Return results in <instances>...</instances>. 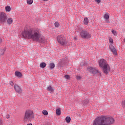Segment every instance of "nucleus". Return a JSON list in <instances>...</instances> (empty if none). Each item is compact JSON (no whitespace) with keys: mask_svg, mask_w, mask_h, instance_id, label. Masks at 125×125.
Listing matches in <instances>:
<instances>
[{"mask_svg":"<svg viewBox=\"0 0 125 125\" xmlns=\"http://www.w3.org/2000/svg\"><path fill=\"white\" fill-rule=\"evenodd\" d=\"M21 36L24 39L32 40L34 42H38L41 43H45L46 42V39L44 38V37L41 36V33H40L39 29L35 30L33 29L24 30L22 32Z\"/></svg>","mask_w":125,"mask_h":125,"instance_id":"nucleus-1","label":"nucleus"},{"mask_svg":"<svg viewBox=\"0 0 125 125\" xmlns=\"http://www.w3.org/2000/svg\"><path fill=\"white\" fill-rule=\"evenodd\" d=\"M114 123L115 119L112 117L100 116L94 120L93 125H113Z\"/></svg>","mask_w":125,"mask_h":125,"instance_id":"nucleus-2","label":"nucleus"},{"mask_svg":"<svg viewBox=\"0 0 125 125\" xmlns=\"http://www.w3.org/2000/svg\"><path fill=\"white\" fill-rule=\"evenodd\" d=\"M35 118V113H34V110L30 109H26L24 112L23 115L24 121L27 122L28 121L31 122L32 120H34Z\"/></svg>","mask_w":125,"mask_h":125,"instance_id":"nucleus-3","label":"nucleus"},{"mask_svg":"<svg viewBox=\"0 0 125 125\" xmlns=\"http://www.w3.org/2000/svg\"><path fill=\"white\" fill-rule=\"evenodd\" d=\"M57 40L58 42L61 45L65 46L67 44V40L64 36L63 35H59L57 37Z\"/></svg>","mask_w":125,"mask_h":125,"instance_id":"nucleus-4","label":"nucleus"},{"mask_svg":"<svg viewBox=\"0 0 125 125\" xmlns=\"http://www.w3.org/2000/svg\"><path fill=\"white\" fill-rule=\"evenodd\" d=\"M80 36L82 39H86L88 40L91 38V34L88 32L86 30H82L80 32Z\"/></svg>","mask_w":125,"mask_h":125,"instance_id":"nucleus-5","label":"nucleus"},{"mask_svg":"<svg viewBox=\"0 0 125 125\" xmlns=\"http://www.w3.org/2000/svg\"><path fill=\"white\" fill-rule=\"evenodd\" d=\"M87 71H88V72H89V73H91V74H93V75H96V74H98V73H99V76H101V73L96 68L89 67H87Z\"/></svg>","mask_w":125,"mask_h":125,"instance_id":"nucleus-6","label":"nucleus"},{"mask_svg":"<svg viewBox=\"0 0 125 125\" xmlns=\"http://www.w3.org/2000/svg\"><path fill=\"white\" fill-rule=\"evenodd\" d=\"M7 19V16H6V14L3 12L0 13V24H1V23H4Z\"/></svg>","mask_w":125,"mask_h":125,"instance_id":"nucleus-7","label":"nucleus"},{"mask_svg":"<svg viewBox=\"0 0 125 125\" xmlns=\"http://www.w3.org/2000/svg\"><path fill=\"white\" fill-rule=\"evenodd\" d=\"M102 68L104 74H105V75H108L110 72V71H111V67H110V65H109V64H105V65L103 66Z\"/></svg>","mask_w":125,"mask_h":125,"instance_id":"nucleus-8","label":"nucleus"},{"mask_svg":"<svg viewBox=\"0 0 125 125\" xmlns=\"http://www.w3.org/2000/svg\"><path fill=\"white\" fill-rule=\"evenodd\" d=\"M99 64L100 67L102 68L103 67H104V66H106V65L108 64V62H107V61H106V60L102 59L99 61Z\"/></svg>","mask_w":125,"mask_h":125,"instance_id":"nucleus-9","label":"nucleus"},{"mask_svg":"<svg viewBox=\"0 0 125 125\" xmlns=\"http://www.w3.org/2000/svg\"><path fill=\"white\" fill-rule=\"evenodd\" d=\"M14 88L16 92L19 94H22V88H21V86H19V85L17 84H15L14 85Z\"/></svg>","mask_w":125,"mask_h":125,"instance_id":"nucleus-10","label":"nucleus"},{"mask_svg":"<svg viewBox=\"0 0 125 125\" xmlns=\"http://www.w3.org/2000/svg\"><path fill=\"white\" fill-rule=\"evenodd\" d=\"M109 47L114 55H117V50H116V48H115V47H114L112 44L109 45Z\"/></svg>","mask_w":125,"mask_h":125,"instance_id":"nucleus-11","label":"nucleus"},{"mask_svg":"<svg viewBox=\"0 0 125 125\" xmlns=\"http://www.w3.org/2000/svg\"><path fill=\"white\" fill-rule=\"evenodd\" d=\"M104 18L105 20L106 23H110V21H109V18H110V16H109L108 13L105 14Z\"/></svg>","mask_w":125,"mask_h":125,"instance_id":"nucleus-12","label":"nucleus"},{"mask_svg":"<svg viewBox=\"0 0 125 125\" xmlns=\"http://www.w3.org/2000/svg\"><path fill=\"white\" fill-rule=\"evenodd\" d=\"M67 62H68V61L66 60L65 59L62 60L60 62V66H61V67H63V66H64L65 64L67 63Z\"/></svg>","mask_w":125,"mask_h":125,"instance_id":"nucleus-13","label":"nucleus"},{"mask_svg":"<svg viewBox=\"0 0 125 125\" xmlns=\"http://www.w3.org/2000/svg\"><path fill=\"white\" fill-rule=\"evenodd\" d=\"M15 75L18 78H20V77H22V73H21V72H20L19 71H16L15 72Z\"/></svg>","mask_w":125,"mask_h":125,"instance_id":"nucleus-14","label":"nucleus"},{"mask_svg":"<svg viewBox=\"0 0 125 125\" xmlns=\"http://www.w3.org/2000/svg\"><path fill=\"white\" fill-rule=\"evenodd\" d=\"M88 103H89V100H84L82 102V104L83 106H85V105H87Z\"/></svg>","mask_w":125,"mask_h":125,"instance_id":"nucleus-15","label":"nucleus"},{"mask_svg":"<svg viewBox=\"0 0 125 125\" xmlns=\"http://www.w3.org/2000/svg\"><path fill=\"white\" fill-rule=\"evenodd\" d=\"M7 22V24H8L9 25L12 24V23H13V19H12V18H9V19H8Z\"/></svg>","mask_w":125,"mask_h":125,"instance_id":"nucleus-16","label":"nucleus"},{"mask_svg":"<svg viewBox=\"0 0 125 125\" xmlns=\"http://www.w3.org/2000/svg\"><path fill=\"white\" fill-rule=\"evenodd\" d=\"M47 90L48 91H50V92H53L54 91V89H53V87L51 86H49L47 88Z\"/></svg>","mask_w":125,"mask_h":125,"instance_id":"nucleus-17","label":"nucleus"},{"mask_svg":"<svg viewBox=\"0 0 125 125\" xmlns=\"http://www.w3.org/2000/svg\"><path fill=\"white\" fill-rule=\"evenodd\" d=\"M56 114L58 116H60L61 115V109L60 108H58L56 110Z\"/></svg>","mask_w":125,"mask_h":125,"instance_id":"nucleus-18","label":"nucleus"},{"mask_svg":"<svg viewBox=\"0 0 125 125\" xmlns=\"http://www.w3.org/2000/svg\"><path fill=\"white\" fill-rule=\"evenodd\" d=\"M88 19L87 18H85L84 19V21H83V23L84 24V25H87V24H88Z\"/></svg>","mask_w":125,"mask_h":125,"instance_id":"nucleus-19","label":"nucleus"},{"mask_svg":"<svg viewBox=\"0 0 125 125\" xmlns=\"http://www.w3.org/2000/svg\"><path fill=\"white\" fill-rule=\"evenodd\" d=\"M41 68H45L46 67V63L45 62H42L40 63Z\"/></svg>","mask_w":125,"mask_h":125,"instance_id":"nucleus-20","label":"nucleus"},{"mask_svg":"<svg viewBox=\"0 0 125 125\" xmlns=\"http://www.w3.org/2000/svg\"><path fill=\"white\" fill-rule=\"evenodd\" d=\"M55 67V64H54V63H50L49 64V68L50 69H51V70H52V69H54V67Z\"/></svg>","mask_w":125,"mask_h":125,"instance_id":"nucleus-21","label":"nucleus"},{"mask_svg":"<svg viewBox=\"0 0 125 125\" xmlns=\"http://www.w3.org/2000/svg\"><path fill=\"white\" fill-rule=\"evenodd\" d=\"M65 121L67 123H70V122H71V117H70L69 116L66 117V118H65Z\"/></svg>","mask_w":125,"mask_h":125,"instance_id":"nucleus-22","label":"nucleus"},{"mask_svg":"<svg viewBox=\"0 0 125 125\" xmlns=\"http://www.w3.org/2000/svg\"><path fill=\"white\" fill-rule=\"evenodd\" d=\"M5 10L9 12L11 10V8H10V6H6L5 7Z\"/></svg>","mask_w":125,"mask_h":125,"instance_id":"nucleus-23","label":"nucleus"},{"mask_svg":"<svg viewBox=\"0 0 125 125\" xmlns=\"http://www.w3.org/2000/svg\"><path fill=\"white\" fill-rule=\"evenodd\" d=\"M42 114L43 115H44V116H47L48 115V112L47 111L44 110L42 111Z\"/></svg>","mask_w":125,"mask_h":125,"instance_id":"nucleus-24","label":"nucleus"},{"mask_svg":"<svg viewBox=\"0 0 125 125\" xmlns=\"http://www.w3.org/2000/svg\"><path fill=\"white\" fill-rule=\"evenodd\" d=\"M28 4H32L33 3V0H27Z\"/></svg>","mask_w":125,"mask_h":125,"instance_id":"nucleus-25","label":"nucleus"},{"mask_svg":"<svg viewBox=\"0 0 125 125\" xmlns=\"http://www.w3.org/2000/svg\"><path fill=\"white\" fill-rule=\"evenodd\" d=\"M111 32H112V34H113V35H114V36H117V32H116V30H112Z\"/></svg>","mask_w":125,"mask_h":125,"instance_id":"nucleus-26","label":"nucleus"},{"mask_svg":"<svg viewBox=\"0 0 125 125\" xmlns=\"http://www.w3.org/2000/svg\"><path fill=\"white\" fill-rule=\"evenodd\" d=\"M64 78L65 79H66V80H69V79H70V76L68 75H66L64 76Z\"/></svg>","mask_w":125,"mask_h":125,"instance_id":"nucleus-27","label":"nucleus"},{"mask_svg":"<svg viewBox=\"0 0 125 125\" xmlns=\"http://www.w3.org/2000/svg\"><path fill=\"white\" fill-rule=\"evenodd\" d=\"M76 79L80 81V80H82V77L79 76H76Z\"/></svg>","mask_w":125,"mask_h":125,"instance_id":"nucleus-28","label":"nucleus"},{"mask_svg":"<svg viewBox=\"0 0 125 125\" xmlns=\"http://www.w3.org/2000/svg\"><path fill=\"white\" fill-rule=\"evenodd\" d=\"M55 27H59V23H58V22H55Z\"/></svg>","mask_w":125,"mask_h":125,"instance_id":"nucleus-29","label":"nucleus"},{"mask_svg":"<svg viewBox=\"0 0 125 125\" xmlns=\"http://www.w3.org/2000/svg\"><path fill=\"white\" fill-rule=\"evenodd\" d=\"M95 1L97 3H100L101 2V0H95Z\"/></svg>","mask_w":125,"mask_h":125,"instance_id":"nucleus-30","label":"nucleus"},{"mask_svg":"<svg viewBox=\"0 0 125 125\" xmlns=\"http://www.w3.org/2000/svg\"><path fill=\"white\" fill-rule=\"evenodd\" d=\"M122 106L125 107V100L122 101Z\"/></svg>","mask_w":125,"mask_h":125,"instance_id":"nucleus-31","label":"nucleus"},{"mask_svg":"<svg viewBox=\"0 0 125 125\" xmlns=\"http://www.w3.org/2000/svg\"><path fill=\"white\" fill-rule=\"evenodd\" d=\"M113 39H112L111 38H109V42H110L111 43H113Z\"/></svg>","mask_w":125,"mask_h":125,"instance_id":"nucleus-32","label":"nucleus"},{"mask_svg":"<svg viewBox=\"0 0 125 125\" xmlns=\"http://www.w3.org/2000/svg\"><path fill=\"white\" fill-rule=\"evenodd\" d=\"M84 65H85L84 62H82L80 64V66H84Z\"/></svg>","mask_w":125,"mask_h":125,"instance_id":"nucleus-33","label":"nucleus"},{"mask_svg":"<svg viewBox=\"0 0 125 125\" xmlns=\"http://www.w3.org/2000/svg\"><path fill=\"white\" fill-rule=\"evenodd\" d=\"M10 84L11 85L13 86V84H14V83H13V82L11 81V82H10Z\"/></svg>","mask_w":125,"mask_h":125,"instance_id":"nucleus-34","label":"nucleus"},{"mask_svg":"<svg viewBox=\"0 0 125 125\" xmlns=\"http://www.w3.org/2000/svg\"><path fill=\"white\" fill-rule=\"evenodd\" d=\"M0 125H2V121L0 119Z\"/></svg>","mask_w":125,"mask_h":125,"instance_id":"nucleus-35","label":"nucleus"},{"mask_svg":"<svg viewBox=\"0 0 125 125\" xmlns=\"http://www.w3.org/2000/svg\"><path fill=\"white\" fill-rule=\"evenodd\" d=\"M2 42V39L0 38V43H1Z\"/></svg>","mask_w":125,"mask_h":125,"instance_id":"nucleus-36","label":"nucleus"},{"mask_svg":"<svg viewBox=\"0 0 125 125\" xmlns=\"http://www.w3.org/2000/svg\"><path fill=\"white\" fill-rule=\"evenodd\" d=\"M27 125H33V124L30 123V124H28Z\"/></svg>","mask_w":125,"mask_h":125,"instance_id":"nucleus-37","label":"nucleus"},{"mask_svg":"<svg viewBox=\"0 0 125 125\" xmlns=\"http://www.w3.org/2000/svg\"><path fill=\"white\" fill-rule=\"evenodd\" d=\"M43 0V1H47V0Z\"/></svg>","mask_w":125,"mask_h":125,"instance_id":"nucleus-38","label":"nucleus"},{"mask_svg":"<svg viewBox=\"0 0 125 125\" xmlns=\"http://www.w3.org/2000/svg\"><path fill=\"white\" fill-rule=\"evenodd\" d=\"M9 115H8V117H7V119H9Z\"/></svg>","mask_w":125,"mask_h":125,"instance_id":"nucleus-39","label":"nucleus"},{"mask_svg":"<svg viewBox=\"0 0 125 125\" xmlns=\"http://www.w3.org/2000/svg\"><path fill=\"white\" fill-rule=\"evenodd\" d=\"M124 42H125V38L124 39Z\"/></svg>","mask_w":125,"mask_h":125,"instance_id":"nucleus-40","label":"nucleus"},{"mask_svg":"<svg viewBox=\"0 0 125 125\" xmlns=\"http://www.w3.org/2000/svg\"><path fill=\"white\" fill-rule=\"evenodd\" d=\"M2 54H4V52H3Z\"/></svg>","mask_w":125,"mask_h":125,"instance_id":"nucleus-41","label":"nucleus"}]
</instances>
